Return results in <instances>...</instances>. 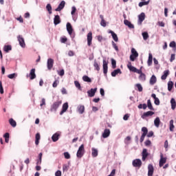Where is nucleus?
I'll use <instances>...</instances> for the list:
<instances>
[{
	"label": "nucleus",
	"mask_w": 176,
	"mask_h": 176,
	"mask_svg": "<svg viewBox=\"0 0 176 176\" xmlns=\"http://www.w3.org/2000/svg\"><path fill=\"white\" fill-rule=\"evenodd\" d=\"M65 159H71V155H69V153L65 152L64 153Z\"/></svg>",
	"instance_id": "nucleus-53"
},
{
	"label": "nucleus",
	"mask_w": 176,
	"mask_h": 176,
	"mask_svg": "<svg viewBox=\"0 0 176 176\" xmlns=\"http://www.w3.org/2000/svg\"><path fill=\"white\" fill-rule=\"evenodd\" d=\"M96 93H97V88H91L90 90L87 91V94L89 97H94V96H96Z\"/></svg>",
	"instance_id": "nucleus-13"
},
{
	"label": "nucleus",
	"mask_w": 176,
	"mask_h": 176,
	"mask_svg": "<svg viewBox=\"0 0 176 176\" xmlns=\"http://www.w3.org/2000/svg\"><path fill=\"white\" fill-rule=\"evenodd\" d=\"M153 115H155V112L153 111H146L143 113L142 116V119H145V118H148V116H152Z\"/></svg>",
	"instance_id": "nucleus-17"
},
{
	"label": "nucleus",
	"mask_w": 176,
	"mask_h": 176,
	"mask_svg": "<svg viewBox=\"0 0 176 176\" xmlns=\"http://www.w3.org/2000/svg\"><path fill=\"white\" fill-rule=\"evenodd\" d=\"M9 123L12 127H16V126H17V122H16V121L13 120V118H10L9 120Z\"/></svg>",
	"instance_id": "nucleus-34"
},
{
	"label": "nucleus",
	"mask_w": 176,
	"mask_h": 176,
	"mask_svg": "<svg viewBox=\"0 0 176 176\" xmlns=\"http://www.w3.org/2000/svg\"><path fill=\"white\" fill-rule=\"evenodd\" d=\"M67 41H68V39L65 37H63L60 38L61 43H65Z\"/></svg>",
	"instance_id": "nucleus-59"
},
{
	"label": "nucleus",
	"mask_w": 176,
	"mask_h": 176,
	"mask_svg": "<svg viewBox=\"0 0 176 176\" xmlns=\"http://www.w3.org/2000/svg\"><path fill=\"white\" fill-rule=\"evenodd\" d=\"M139 79L140 80H141L142 82H145V80H146V76L145 75V74H141L139 76Z\"/></svg>",
	"instance_id": "nucleus-38"
},
{
	"label": "nucleus",
	"mask_w": 176,
	"mask_h": 176,
	"mask_svg": "<svg viewBox=\"0 0 176 176\" xmlns=\"http://www.w3.org/2000/svg\"><path fill=\"white\" fill-rule=\"evenodd\" d=\"M100 25H102V27H107V22L104 19L101 20Z\"/></svg>",
	"instance_id": "nucleus-55"
},
{
	"label": "nucleus",
	"mask_w": 176,
	"mask_h": 176,
	"mask_svg": "<svg viewBox=\"0 0 176 176\" xmlns=\"http://www.w3.org/2000/svg\"><path fill=\"white\" fill-rule=\"evenodd\" d=\"M170 104H171V109L174 111V109H175V108H176V102H175V99L171 98V100H170Z\"/></svg>",
	"instance_id": "nucleus-32"
},
{
	"label": "nucleus",
	"mask_w": 176,
	"mask_h": 176,
	"mask_svg": "<svg viewBox=\"0 0 176 176\" xmlns=\"http://www.w3.org/2000/svg\"><path fill=\"white\" fill-rule=\"evenodd\" d=\"M169 46H170V47H175V46H176L175 41L170 42L169 44Z\"/></svg>",
	"instance_id": "nucleus-60"
},
{
	"label": "nucleus",
	"mask_w": 176,
	"mask_h": 176,
	"mask_svg": "<svg viewBox=\"0 0 176 176\" xmlns=\"http://www.w3.org/2000/svg\"><path fill=\"white\" fill-rule=\"evenodd\" d=\"M100 95L102 96V97H104V96H105V91H104V89L100 88Z\"/></svg>",
	"instance_id": "nucleus-58"
},
{
	"label": "nucleus",
	"mask_w": 176,
	"mask_h": 176,
	"mask_svg": "<svg viewBox=\"0 0 176 176\" xmlns=\"http://www.w3.org/2000/svg\"><path fill=\"white\" fill-rule=\"evenodd\" d=\"M46 9H47V12H49V14H52V5H50V3H48L46 6Z\"/></svg>",
	"instance_id": "nucleus-44"
},
{
	"label": "nucleus",
	"mask_w": 176,
	"mask_h": 176,
	"mask_svg": "<svg viewBox=\"0 0 176 176\" xmlns=\"http://www.w3.org/2000/svg\"><path fill=\"white\" fill-rule=\"evenodd\" d=\"M58 137H60V135H58V133L54 134L52 137V141L54 142L58 141Z\"/></svg>",
	"instance_id": "nucleus-36"
},
{
	"label": "nucleus",
	"mask_w": 176,
	"mask_h": 176,
	"mask_svg": "<svg viewBox=\"0 0 176 176\" xmlns=\"http://www.w3.org/2000/svg\"><path fill=\"white\" fill-rule=\"evenodd\" d=\"M156 82H157V79L156 78V76L155 75H153L151 78H150V85H151V86H153V85H155V83H156Z\"/></svg>",
	"instance_id": "nucleus-22"
},
{
	"label": "nucleus",
	"mask_w": 176,
	"mask_h": 176,
	"mask_svg": "<svg viewBox=\"0 0 176 176\" xmlns=\"http://www.w3.org/2000/svg\"><path fill=\"white\" fill-rule=\"evenodd\" d=\"M118 74H122V71L120 70V69H115L114 71H113L111 72V76L115 78V76H116V75H118Z\"/></svg>",
	"instance_id": "nucleus-27"
},
{
	"label": "nucleus",
	"mask_w": 176,
	"mask_h": 176,
	"mask_svg": "<svg viewBox=\"0 0 176 176\" xmlns=\"http://www.w3.org/2000/svg\"><path fill=\"white\" fill-rule=\"evenodd\" d=\"M55 176H61V170H57L55 173Z\"/></svg>",
	"instance_id": "nucleus-64"
},
{
	"label": "nucleus",
	"mask_w": 176,
	"mask_h": 176,
	"mask_svg": "<svg viewBox=\"0 0 176 176\" xmlns=\"http://www.w3.org/2000/svg\"><path fill=\"white\" fill-rule=\"evenodd\" d=\"M109 135H111V130H109V129H104V132L102 135V137L103 138H108V137H109Z\"/></svg>",
	"instance_id": "nucleus-16"
},
{
	"label": "nucleus",
	"mask_w": 176,
	"mask_h": 176,
	"mask_svg": "<svg viewBox=\"0 0 176 176\" xmlns=\"http://www.w3.org/2000/svg\"><path fill=\"white\" fill-rule=\"evenodd\" d=\"M67 31L69 35H72V32H74V29L72 28V25L69 22H68L66 25Z\"/></svg>",
	"instance_id": "nucleus-15"
},
{
	"label": "nucleus",
	"mask_w": 176,
	"mask_h": 176,
	"mask_svg": "<svg viewBox=\"0 0 176 176\" xmlns=\"http://www.w3.org/2000/svg\"><path fill=\"white\" fill-rule=\"evenodd\" d=\"M61 100H57L56 102H54L50 108L51 112H56L57 109H58V107H60V104H62Z\"/></svg>",
	"instance_id": "nucleus-2"
},
{
	"label": "nucleus",
	"mask_w": 176,
	"mask_h": 176,
	"mask_svg": "<svg viewBox=\"0 0 176 176\" xmlns=\"http://www.w3.org/2000/svg\"><path fill=\"white\" fill-rule=\"evenodd\" d=\"M175 126H174V120H170L169 122V130L170 131H174V129H175Z\"/></svg>",
	"instance_id": "nucleus-26"
},
{
	"label": "nucleus",
	"mask_w": 176,
	"mask_h": 176,
	"mask_svg": "<svg viewBox=\"0 0 176 176\" xmlns=\"http://www.w3.org/2000/svg\"><path fill=\"white\" fill-rule=\"evenodd\" d=\"M65 7V1H62L60 4L58 5V8L55 9L56 12H61Z\"/></svg>",
	"instance_id": "nucleus-8"
},
{
	"label": "nucleus",
	"mask_w": 176,
	"mask_h": 176,
	"mask_svg": "<svg viewBox=\"0 0 176 176\" xmlns=\"http://www.w3.org/2000/svg\"><path fill=\"white\" fill-rule=\"evenodd\" d=\"M17 39L19 42L20 46H21V47H25V41H24V38H23L22 36L19 35L17 36Z\"/></svg>",
	"instance_id": "nucleus-7"
},
{
	"label": "nucleus",
	"mask_w": 176,
	"mask_h": 176,
	"mask_svg": "<svg viewBox=\"0 0 176 176\" xmlns=\"http://www.w3.org/2000/svg\"><path fill=\"white\" fill-rule=\"evenodd\" d=\"M58 75H60V76H64V69H61L60 72H58Z\"/></svg>",
	"instance_id": "nucleus-63"
},
{
	"label": "nucleus",
	"mask_w": 176,
	"mask_h": 176,
	"mask_svg": "<svg viewBox=\"0 0 176 176\" xmlns=\"http://www.w3.org/2000/svg\"><path fill=\"white\" fill-rule=\"evenodd\" d=\"M174 60H175V54H172L170 59V63H173Z\"/></svg>",
	"instance_id": "nucleus-56"
},
{
	"label": "nucleus",
	"mask_w": 176,
	"mask_h": 176,
	"mask_svg": "<svg viewBox=\"0 0 176 176\" xmlns=\"http://www.w3.org/2000/svg\"><path fill=\"white\" fill-rule=\"evenodd\" d=\"M85 144H81L80 146L78 148V150L77 151L76 157L78 159H82L83 157V155H85Z\"/></svg>",
	"instance_id": "nucleus-1"
},
{
	"label": "nucleus",
	"mask_w": 176,
	"mask_h": 176,
	"mask_svg": "<svg viewBox=\"0 0 176 176\" xmlns=\"http://www.w3.org/2000/svg\"><path fill=\"white\" fill-rule=\"evenodd\" d=\"M166 162H167V159L166 157H163V154H160V167H163L164 166Z\"/></svg>",
	"instance_id": "nucleus-10"
},
{
	"label": "nucleus",
	"mask_w": 176,
	"mask_h": 176,
	"mask_svg": "<svg viewBox=\"0 0 176 176\" xmlns=\"http://www.w3.org/2000/svg\"><path fill=\"white\" fill-rule=\"evenodd\" d=\"M102 63H103V65H102V67H103V74L104 75H107V74H108V60L104 59Z\"/></svg>",
	"instance_id": "nucleus-5"
},
{
	"label": "nucleus",
	"mask_w": 176,
	"mask_h": 176,
	"mask_svg": "<svg viewBox=\"0 0 176 176\" xmlns=\"http://www.w3.org/2000/svg\"><path fill=\"white\" fill-rule=\"evenodd\" d=\"M42 153L38 154V160L37 161L36 164H41L42 163Z\"/></svg>",
	"instance_id": "nucleus-46"
},
{
	"label": "nucleus",
	"mask_w": 176,
	"mask_h": 176,
	"mask_svg": "<svg viewBox=\"0 0 176 176\" xmlns=\"http://www.w3.org/2000/svg\"><path fill=\"white\" fill-rule=\"evenodd\" d=\"M16 76V74H9L8 76V78H9V79H13V78H14V76Z\"/></svg>",
	"instance_id": "nucleus-61"
},
{
	"label": "nucleus",
	"mask_w": 176,
	"mask_h": 176,
	"mask_svg": "<svg viewBox=\"0 0 176 176\" xmlns=\"http://www.w3.org/2000/svg\"><path fill=\"white\" fill-rule=\"evenodd\" d=\"M153 60V56L152 55V54L149 53L148 54V59L147 61V64H148V67H151V65H152Z\"/></svg>",
	"instance_id": "nucleus-23"
},
{
	"label": "nucleus",
	"mask_w": 176,
	"mask_h": 176,
	"mask_svg": "<svg viewBox=\"0 0 176 176\" xmlns=\"http://www.w3.org/2000/svg\"><path fill=\"white\" fill-rule=\"evenodd\" d=\"M135 86H136V87H138V91H142L143 88H142V85H141V84H136Z\"/></svg>",
	"instance_id": "nucleus-51"
},
{
	"label": "nucleus",
	"mask_w": 176,
	"mask_h": 176,
	"mask_svg": "<svg viewBox=\"0 0 176 176\" xmlns=\"http://www.w3.org/2000/svg\"><path fill=\"white\" fill-rule=\"evenodd\" d=\"M147 107L151 111L155 110V109H153V106H152V102H151V100H147Z\"/></svg>",
	"instance_id": "nucleus-39"
},
{
	"label": "nucleus",
	"mask_w": 176,
	"mask_h": 176,
	"mask_svg": "<svg viewBox=\"0 0 176 176\" xmlns=\"http://www.w3.org/2000/svg\"><path fill=\"white\" fill-rule=\"evenodd\" d=\"M124 23L125 24V25H127L129 28H134V25H133L131 22L129 21L128 20H124Z\"/></svg>",
	"instance_id": "nucleus-30"
},
{
	"label": "nucleus",
	"mask_w": 176,
	"mask_h": 176,
	"mask_svg": "<svg viewBox=\"0 0 176 176\" xmlns=\"http://www.w3.org/2000/svg\"><path fill=\"white\" fill-rule=\"evenodd\" d=\"M132 166L137 167L138 168H141V166H142V161L140 159L133 160L132 162Z\"/></svg>",
	"instance_id": "nucleus-3"
},
{
	"label": "nucleus",
	"mask_w": 176,
	"mask_h": 176,
	"mask_svg": "<svg viewBox=\"0 0 176 176\" xmlns=\"http://www.w3.org/2000/svg\"><path fill=\"white\" fill-rule=\"evenodd\" d=\"M144 20H145V13L142 12L138 16V23H139L140 25H141V24H142V21H144Z\"/></svg>",
	"instance_id": "nucleus-18"
},
{
	"label": "nucleus",
	"mask_w": 176,
	"mask_h": 176,
	"mask_svg": "<svg viewBox=\"0 0 176 176\" xmlns=\"http://www.w3.org/2000/svg\"><path fill=\"white\" fill-rule=\"evenodd\" d=\"M112 46L113 49H115L116 52H119V47L118 45L116 44L115 41H111Z\"/></svg>",
	"instance_id": "nucleus-45"
},
{
	"label": "nucleus",
	"mask_w": 176,
	"mask_h": 176,
	"mask_svg": "<svg viewBox=\"0 0 176 176\" xmlns=\"http://www.w3.org/2000/svg\"><path fill=\"white\" fill-rule=\"evenodd\" d=\"M155 171V168H153V165L148 164V176H153V173Z\"/></svg>",
	"instance_id": "nucleus-6"
},
{
	"label": "nucleus",
	"mask_w": 176,
	"mask_h": 176,
	"mask_svg": "<svg viewBox=\"0 0 176 176\" xmlns=\"http://www.w3.org/2000/svg\"><path fill=\"white\" fill-rule=\"evenodd\" d=\"M76 12V8L75 6H73L72 8V12H71L72 16H74V14H75Z\"/></svg>",
	"instance_id": "nucleus-54"
},
{
	"label": "nucleus",
	"mask_w": 176,
	"mask_h": 176,
	"mask_svg": "<svg viewBox=\"0 0 176 176\" xmlns=\"http://www.w3.org/2000/svg\"><path fill=\"white\" fill-rule=\"evenodd\" d=\"M154 104L155 105H160V100L157 98L154 99Z\"/></svg>",
	"instance_id": "nucleus-57"
},
{
	"label": "nucleus",
	"mask_w": 176,
	"mask_h": 176,
	"mask_svg": "<svg viewBox=\"0 0 176 176\" xmlns=\"http://www.w3.org/2000/svg\"><path fill=\"white\" fill-rule=\"evenodd\" d=\"M60 23H61V20L60 19V16L56 15L54 19V24L55 25H57L60 24Z\"/></svg>",
	"instance_id": "nucleus-21"
},
{
	"label": "nucleus",
	"mask_w": 176,
	"mask_h": 176,
	"mask_svg": "<svg viewBox=\"0 0 176 176\" xmlns=\"http://www.w3.org/2000/svg\"><path fill=\"white\" fill-rule=\"evenodd\" d=\"M94 67L96 71H98V72H100V64L98 63V62H97V60H94Z\"/></svg>",
	"instance_id": "nucleus-28"
},
{
	"label": "nucleus",
	"mask_w": 176,
	"mask_h": 176,
	"mask_svg": "<svg viewBox=\"0 0 176 176\" xmlns=\"http://www.w3.org/2000/svg\"><path fill=\"white\" fill-rule=\"evenodd\" d=\"M148 155L149 154L148 153V150L146 148H144L142 153V160L145 162V160H146V157H148Z\"/></svg>",
	"instance_id": "nucleus-12"
},
{
	"label": "nucleus",
	"mask_w": 176,
	"mask_h": 176,
	"mask_svg": "<svg viewBox=\"0 0 176 176\" xmlns=\"http://www.w3.org/2000/svg\"><path fill=\"white\" fill-rule=\"evenodd\" d=\"M148 4H149V1H142L139 3V6L140 8H142V6H145V5H148Z\"/></svg>",
	"instance_id": "nucleus-47"
},
{
	"label": "nucleus",
	"mask_w": 176,
	"mask_h": 176,
	"mask_svg": "<svg viewBox=\"0 0 176 176\" xmlns=\"http://www.w3.org/2000/svg\"><path fill=\"white\" fill-rule=\"evenodd\" d=\"M29 77L30 80H34L36 78V74H35V69H32L29 74Z\"/></svg>",
	"instance_id": "nucleus-14"
},
{
	"label": "nucleus",
	"mask_w": 176,
	"mask_h": 176,
	"mask_svg": "<svg viewBox=\"0 0 176 176\" xmlns=\"http://www.w3.org/2000/svg\"><path fill=\"white\" fill-rule=\"evenodd\" d=\"M35 144L36 145H39V141L41 140V134L39 133H37L36 134V136H35Z\"/></svg>",
	"instance_id": "nucleus-29"
},
{
	"label": "nucleus",
	"mask_w": 176,
	"mask_h": 176,
	"mask_svg": "<svg viewBox=\"0 0 176 176\" xmlns=\"http://www.w3.org/2000/svg\"><path fill=\"white\" fill-rule=\"evenodd\" d=\"M109 33L111 34V36L115 42H119V38L118 37V34L114 33L112 30H110Z\"/></svg>",
	"instance_id": "nucleus-19"
},
{
	"label": "nucleus",
	"mask_w": 176,
	"mask_h": 176,
	"mask_svg": "<svg viewBox=\"0 0 176 176\" xmlns=\"http://www.w3.org/2000/svg\"><path fill=\"white\" fill-rule=\"evenodd\" d=\"M3 50L4 52H6V53H8L9 52H10V50H12V45H5L3 47Z\"/></svg>",
	"instance_id": "nucleus-40"
},
{
	"label": "nucleus",
	"mask_w": 176,
	"mask_h": 176,
	"mask_svg": "<svg viewBox=\"0 0 176 176\" xmlns=\"http://www.w3.org/2000/svg\"><path fill=\"white\" fill-rule=\"evenodd\" d=\"M138 57V52L135 50V49L132 48L131 49V54L130 56V60L131 61H135V58Z\"/></svg>",
	"instance_id": "nucleus-4"
},
{
	"label": "nucleus",
	"mask_w": 176,
	"mask_h": 176,
	"mask_svg": "<svg viewBox=\"0 0 176 176\" xmlns=\"http://www.w3.org/2000/svg\"><path fill=\"white\" fill-rule=\"evenodd\" d=\"M168 75H170V71L169 70H165L164 72V74L161 77V79L162 80H166V79H167V76Z\"/></svg>",
	"instance_id": "nucleus-25"
},
{
	"label": "nucleus",
	"mask_w": 176,
	"mask_h": 176,
	"mask_svg": "<svg viewBox=\"0 0 176 176\" xmlns=\"http://www.w3.org/2000/svg\"><path fill=\"white\" fill-rule=\"evenodd\" d=\"M111 65L113 69H115V68H116V60L113 58L111 59Z\"/></svg>",
	"instance_id": "nucleus-50"
},
{
	"label": "nucleus",
	"mask_w": 176,
	"mask_h": 176,
	"mask_svg": "<svg viewBox=\"0 0 176 176\" xmlns=\"http://www.w3.org/2000/svg\"><path fill=\"white\" fill-rule=\"evenodd\" d=\"M82 80L84 82H87L88 83H91V78H90L89 76H82Z\"/></svg>",
	"instance_id": "nucleus-37"
},
{
	"label": "nucleus",
	"mask_w": 176,
	"mask_h": 176,
	"mask_svg": "<svg viewBox=\"0 0 176 176\" xmlns=\"http://www.w3.org/2000/svg\"><path fill=\"white\" fill-rule=\"evenodd\" d=\"M60 83V81L58 80H55L54 82L52 84V87L54 88L57 87V86H58V84Z\"/></svg>",
	"instance_id": "nucleus-49"
},
{
	"label": "nucleus",
	"mask_w": 176,
	"mask_h": 176,
	"mask_svg": "<svg viewBox=\"0 0 176 176\" xmlns=\"http://www.w3.org/2000/svg\"><path fill=\"white\" fill-rule=\"evenodd\" d=\"M92 157H97L98 156V150L96 148H92Z\"/></svg>",
	"instance_id": "nucleus-31"
},
{
	"label": "nucleus",
	"mask_w": 176,
	"mask_h": 176,
	"mask_svg": "<svg viewBox=\"0 0 176 176\" xmlns=\"http://www.w3.org/2000/svg\"><path fill=\"white\" fill-rule=\"evenodd\" d=\"M142 134L143 135H148V128H146V126H143L142 128Z\"/></svg>",
	"instance_id": "nucleus-43"
},
{
	"label": "nucleus",
	"mask_w": 176,
	"mask_h": 176,
	"mask_svg": "<svg viewBox=\"0 0 176 176\" xmlns=\"http://www.w3.org/2000/svg\"><path fill=\"white\" fill-rule=\"evenodd\" d=\"M74 85L78 90H82V87H80V83H79L78 81H74Z\"/></svg>",
	"instance_id": "nucleus-48"
},
{
	"label": "nucleus",
	"mask_w": 176,
	"mask_h": 176,
	"mask_svg": "<svg viewBox=\"0 0 176 176\" xmlns=\"http://www.w3.org/2000/svg\"><path fill=\"white\" fill-rule=\"evenodd\" d=\"M154 124L155 127H159L160 126V118L159 117H157L154 120Z\"/></svg>",
	"instance_id": "nucleus-33"
},
{
	"label": "nucleus",
	"mask_w": 176,
	"mask_h": 176,
	"mask_svg": "<svg viewBox=\"0 0 176 176\" xmlns=\"http://www.w3.org/2000/svg\"><path fill=\"white\" fill-rule=\"evenodd\" d=\"M92 41H93V33L91 32H89L87 34V45L89 46H91Z\"/></svg>",
	"instance_id": "nucleus-11"
},
{
	"label": "nucleus",
	"mask_w": 176,
	"mask_h": 176,
	"mask_svg": "<svg viewBox=\"0 0 176 176\" xmlns=\"http://www.w3.org/2000/svg\"><path fill=\"white\" fill-rule=\"evenodd\" d=\"M142 35L143 36L144 41H146L149 38V34H148V32H142Z\"/></svg>",
	"instance_id": "nucleus-42"
},
{
	"label": "nucleus",
	"mask_w": 176,
	"mask_h": 176,
	"mask_svg": "<svg viewBox=\"0 0 176 176\" xmlns=\"http://www.w3.org/2000/svg\"><path fill=\"white\" fill-rule=\"evenodd\" d=\"M173 87H174V82H173V81H169L168 82V91H171V90H173Z\"/></svg>",
	"instance_id": "nucleus-35"
},
{
	"label": "nucleus",
	"mask_w": 176,
	"mask_h": 176,
	"mask_svg": "<svg viewBox=\"0 0 176 176\" xmlns=\"http://www.w3.org/2000/svg\"><path fill=\"white\" fill-rule=\"evenodd\" d=\"M68 109V103L65 102L63 104L62 111L60 113V115H63L65 112H67V110Z\"/></svg>",
	"instance_id": "nucleus-20"
},
{
	"label": "nucleus",
	"mask_w": 176,
	"mask_h": 176,
	"mask_svg": "<svg viewBox=\"0 0 176 176\" xmlns=\"http://www.w3.org/2000/svg\"><path fill=\"white\" fill-rule=\"evenodd\" d=\"M78 111L80 114L83 113L85 112V106L83 105L78 106Z\"/></svg>",
	"instance_id": "nucleus-41"
},
{
	"label": "nucleus",
	"mask_w": 176,
	"mask_h": 176,
	"mask_svg": "<svg viewBox=\"0 0 176 176\" xmlns=\"http://www.w3.org/2000/svg\"><path fill=\"white\" fill-rule=\"evenodd\" d=\"M144 144L146 146H149L151 144H152V142H151V140H146Z\"/></svg>",
	"instance_id": "nucleus-62"
},
{
	"label": "nucleus",
	"mask_w": 176,
	"mask_h": 176,
	"mask_svg": "<svg viewBox=\"0 0 176 176\" xmlns=\"http://www.w3.org/2000/svg\"><path fill=\"white\" fill-rule=\"evenodd\" d=\"M54 64V60H53L52 58H48L47 62V65L50 71L52 69V68H53Z\"/></svg>",
	"instance_id": "nucleus-9"
},
{
	"label": "nucleus",
	"mask_w": 176,
	"mask_h": 176,
	"mask_svg": "<svg viewBox=\"0 0 176 176\" xmlns=\"http://www.w3.org/2000/svg\"><path fill=\"white\" fill-rule=\"evenodd\" d=\"M127 67H128L129 71H131V72H137V69L135 68V67L131 65V62H129L128 63Z\"/></svg>",
	"instance_id": "nucleus-24"
},
{
	"label": "nucleus",
	"mask_w": 176,
	"mask_h": 176,
	"mask_svg": "<svg viewBox=\"0 0 176 176\" xmlns=\"http://www.w3.org/2000/svg\"><path fill=\"white\" fill-rule=\"evenodd\" d=\"M69 168V166L68 165H67V164L63 165V171H68Z\"/></svg>",
	"instance_id": "nucleus-52"
}]
</instances>
